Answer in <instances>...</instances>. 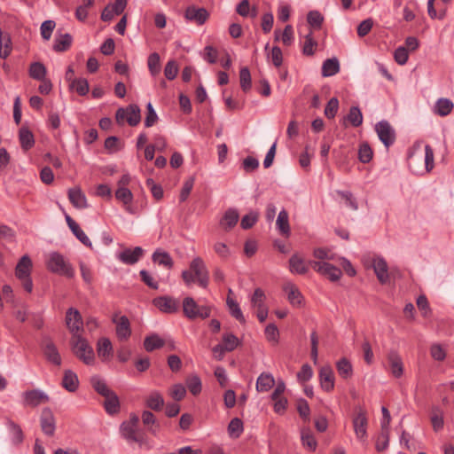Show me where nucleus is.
Wrapping results in <instances>:
<instances>
[{"label": "nucleus", "mask_w": 454, "mask_h": 454, "mask_svg": "<svg viewBox=\"0 0 454 454\" xmlns=\"http://www.w3.org/2000/svg\"><path fill=\"white\" fill-rule=\"evenodd\" d=\"M284 291L287 294L288 301L294 307H301L304 302V297L293 283H286L284 286Z\"/></svg>", "instance_id": "obj_21"}, {"label": "nucleus", "mask_w": 454, "mask_h": 454, "mask_svg": "<svg viewBox=\"0 0 454 454\" xmlns=\"http://www.w3.org/2000/svg\"><path fill=\"white\" fill-rule=\"evenodd\" d=\"M178 73V67L175 60H169L165 66L164 74L168 80H174Z\"/></svg>", "instance_id": "obj_62"}, {"label": "nucleus", "mask_w": 454, "mask_h": 454, "mask_svg": "<svg viewBox=\"0 0 454 454\" xmlns=\"http://www.w3.org/2000/svg\"><path fill=\"white\" fill-rule=\"evenodd\" d=\"M68 199L76 208L82 209L88 207L86 196L78 187L68 190Z\"/></svg>", "instance_id": "obj_22"}, {"label": "nucleus", "mask_w": 454, "mask_h": 454, "mask_svg": "<svg viewBox=\"0 0 454 454\" xmlns=\"http://www.w3.org/2000/svg\"><path fill=\"white\" fill-rule=\"evenodd\" d=\"M290 270L293 273L305 274L308 272V267L306 266L302 258L297 254H294L289 259Z\"/></svg>", "instance_id": "obj_41"}, {"label": "nucleus", "mask_w": 454, "mask_h": 454, "mask_svg": "<svg viewBox=\"0 0 454 454\" xmlns=\"http://www.w3.org/2000/svg\"><path fill=\"white\" fill-rule=\"evenodd\" d=\"M368 419L364 409L358 408L353 418V427L355 434L360 441L367 437Z\"/></svg>", "instance_id": "obj_9"}, {"label": "nucleus", "mask_w": 454, "mask_h": 454, "mask_svg": "<svg viewBox=\"0 0 454 454\" xmlns=\"http://www.w3.org/2000/svg\"><path fill=\"white\" fill-rule=\"evenodd\" d=\"M243 422L239 418H234L231 420L228 426V432L231 436L238 438L243 432Z\"/></svg>", "instance_id": "obj_51"}, {"label": "nucleus", "mask_w": 454, "mask_h": 454, "mask_svg": "<svg viewBox=\"0 0 454 454\" xmlns=\"http://www.w3.org/2000/svg\"><path fill=\"white\" fill-rule=\"evenodd\" d=\"M73 38L70 34L66 33L56 37L54 40L53 50L57 52L67 51L72 44Z\"/></svg>", "instance_id": "obj_37"}, {"label": "nucleus", "mask_w": 454, "mask_h": 454, "mask_svg": "<svg viewBox=\"0 0 454 454\" xmlns=\"http://www.w3.org/2000/svg\"><path fill=\"white\" fill-rule=\"evenodd\" d=\"M19 141L23 151H28L35 145V137L32 131L26 126L19 130Z\"/></svg>", "instance_id": "obj_25"}, {"label": "nucleus", "mask_w": 454, "mask_h": 454, "mask_svg": "<svg viewBox=\"0 0 454 454\" xmlns=\"http://www.w3.org/2000/svg\"><path fill=\"white\" fill-rule=\"evenodd\" d=\"M29 76L32 79L40 81L45 79L47 70L45 66L41 62H33L29 67Z\"/></svg>", "instance_id": "obj_43"}, {"label": "nucleus", "mask_w": 454, "mask_h": 454, "mask_svg": "<svg viewBox=\"0 0 454 454\" xmlns=\"http://www.w3.org/2000/svg\"><path fill=\"white\" fill-rule=\"evenodd\" d=\"M373 156L372 149L367 142H364L359 145L358 159L363 163H368Z\"/></svg>", "instance_id": "obj_47"}, {"label": "nucleus", "mask_w": 454, "mask_h": 454, "mask_svg": "<svg viewBox=\"0 0 454 454\" xmlns=\"http://www.w3.org/2000/svg\"><path fill=\"white\" fill-rule=\"evenodd\" d=\"M309 264L318 273L327 277L331 281H337L340 278L342 272L340 269L325 262L309 261Z\"/></svg>", "instance_id": "obj_7"}, {"label": "nucleus", "mask_w": 454, "mask_h": 454, "mask_svg": "<svg viewBox=\"0 0 454 454\" xmlns=\"http://www.w3.org/2000/svg\"><path fill=\"white\" fill-rule=\"evenodd\" d=\"M55 27L56 23L54 20H45L42 23L40 30L41 35L43 38V40H50Z\"/></svg>", "instance_id": "obj_56"}, {"label": "nucleus", "mask_w": 454, "mask_h": 454, "mask_svg": "<svg viewBox=\"0 0 454 454\" xmlns=\"http://www.w3.org/2000/svg\"><path fill=\"white\" fill-rule=\"evenodd\" d=\"M223 345L227 352L233 351L239 345V339L232 333H225L223 336Z\"/></svg>", "instance_id": "obj_58"}, {"label": "nucleus", "mask_w": 454, "mask_h": 454, "mask_svg": "<svg viewBox=\"0 0 454 454\" xmlns=\"http://www.w3.org/2000/svg\"><path fill=\"white\" fill-rule=\"evenodd\" d=\"M146 110H147V113H146V116L145 119V126L146 128H149V127L153 126L157 122L158 115H157L151 102H149L146 105Z\"/></svg>", "instance_id": "obj_61"}, {"label": "nucleus", "mask_w": 454, "mask_h": 454, "mask_svg": "<svg viewBox=\"0 0 454 454\" xmlns=\"http://www.w3.org/2000/svg\"><path fill=\"white\" fill-rule=\"evenodd\" d=\"M336 368L341 378L345 380L351 378L353 374V368L351 363L347 358L343 357L340 359L336 363Z\"/></svg>", "instance_id": "obj_42"}, {"label": "nucleus", "mask_w": 454, "mask_h": 454, "mask_svg": "<svg viewBox=\"0 0 454 454\" xmlns=\"http://www.w3.org/2000/svg\"><path fill=\"white\" fill-rule=\"evenodd\" d=\"M379 139L388 148L395 141V132L387 121L382 120L375 125Z\"/></svg>", "instance_id": "obj_8"}, {"label": "nucleus", "mask_w": 454, "mask_h": 454, "mask_svg": "<svg viewBox=\"0 0 454 454\" xmlns=\"http://www.w3.org/2000/svg\"><path fill=\"white\" fill-rule=\"evenodd\" d=\"M90 384H91L92 387L94 388V390L98 395H100L104 397L114 393V391L108 387L106 381L97 375L91 377Z\"/></svg>", "instance_id": "obj_36"}, {"label": "nucleus", "mask_w": 454, "mask_h": 454, "mask_svg": "<svg viewBox=\"0 0 454 454\" xmlns=\"http://www.w3.org/2000/svg\"><path fill=\"white\" fill-rule=\"evenodd\" d=\"M148 408L153 411H160L164 405V399L158 391H153L145 400Z\"/></svg>", "instance_id": "obj_39"}, {"label": "nucleus", "mask_w": 454, "mask_h": 454, "mask_svg": "<svg viewBox=\"0 0 454 454\" xmlns=\"http://www.w3.org/2000/svg\"><path fill=\"white\" fill-rule=\"evenodd\" d=\"M70 230L80 242H82L84 246L92 248V243L90 242L88 236L84 233V231L80 228L78 223L71 227Z\"/></svg>", "instance_id": "obj_54"}, {"label": "nucleus", "mask_w": 454, "mask_h": 454, "mask_svg": "<svg viewBox=\"0 0 454 454\" xmlns=\"http://www.w3.org/2000/svg\"><path fill=\"white\" fill-rule=\"evenodd\" d=\"M115 119L118 123H122L126 120L129 126L135 127L141 121L140 108L137 105L121 107L116 111Z\"/></svg>", "instance_id": "obj_4"}, {"label": "nucleus", "mask_w": 454, "mask_h": 454, "mask_svg": "<svg viewBox=\"0 0 454 454\" xmlns=\"http://www.w3.org/2000/svg\"><path fill=\"white\" fill-rule=\"evenodd\" d=\"M70 346L75 356L85 364L90 365L94 364V350L82 333L71 336Z\"/></svg>", "instance_id": "obj_1"}, {"label": "nucleus", "mask_w": 454, "mask_h": 454, "mask_svg": "<svg viewBox=\"0 0 454 454\" xmlns=\"http://www.w3.org/2000/svg\"><path fill=\"white\" fill-rule=\"evenodd\" d=\"M153 304L163 313L173 314L179 309V301L167 295L154 298Z\"/></svg>", "instance_id": "obj_13"}, {"label": "nucleus", "mask_w": 454, "mask_h": 454, "mask_svg": "<svg viewBox=\"0 0 454 454\" xmlns=\"http://www.w3.org/2000/svg\"><path fill=\"white\" fill-rule=\"evenodd\" d=\"M259 219V212L250 211L241 218L240 226L244 230L251 229Z\"/></svg>", "instance_id": "obj_49"}, {"label": "nucleus", "mask_w": 454, "mask_h": 454, "mask_svg": "<svg viewBox=\"0 0 454 454\" xmlns=\"http://www.w3.org/2000/svg\"><path fill=\"white\" fill-rule=\"evenodd\" d=\"M165 345V340L158 334L153 333L146 336L144 340V348L147 352L159 349Z\"/></svg>", "instance_id": "obj_32"}, {"label": "nucleus", "mask_w": 454, "mask_h": 454, "mask_svg": "<svg viewBox=\"0 0 454 454\" xmlns=\"http://www.w3.org/2000/svg\"><path fill=\"white\" fill-rule=\"evenodd\" d=\"M275 384L273 376L270 373H262L256 380V390L258 392H267Z\"/></svg>", "instance_id": "obj_34"}, {"label": "nucleus", "mask_w": 454, "mask_h": 454, "mask_svg": "<svg viewBox=\"0 0 454 454\" xmlns=\"http://www.w3.org/2000/svg\"><path fill=\"white\" fill-rule=\"evenodd\" d=\"M121 433L129 442H137L141 445L145 442V434L130 424L122 423L121 425Z\"/></svg>", "instance_id": "obj_16"}, {"label": "nucleus", "mask_w": 454, "mask_h": 454, "mask_svg": "<svg viewBox=\"0 0 454 454\" xmlns=\"http://www.w3.org/2000/svg\"><path fill=\"white\" fill-rule=\"evenodd\" d=\"M387 361L391 374L396 379L401 378L403 374V364L397 351L390 350L387 354Z\"/></svg>", "instance_id": "obj_19"}, {"label": "nucleus", "mask_w": 454, "mask_h": 454, "mask_svg": "<svg viewBox=\"0 0 454 454\" xmlns=\"http://www.w3.org/2000/svg\"><path fill=\"white\" fill-rule=\"evenodd\" d=\"M12 52V40L8 34L0 38V58L6 59Z\"/></svg>", "instance_id": "obj_52"}, {"label": "nucleus", "mask_w": 454, "mask_h": 454, "mask_svg": "<svg viewBox=\"0 0 454 454\" xmlns=\"http://www.w3.org/2000/svg\"><path fill=\"white\" fill-rule=\"evenodd\" d=\"M313 375L312 368L309 364H305L301 366V370L297 373V379L301 382L309 381Z\"/></svg>", "instance_id": "obj_64"}, {"label": "nucleus", "mask_w": 454, "mask_h": 454, "mask_svg": "<svg viewBox=\"0 0 454 454\" xmlns=\"http://www.w3.org/2000/svg\"><path fill=\"white\" fill-rule=\"evenodd\" d=\"M104 407L106 411L110 415H114L119 412L120 400L114 392L105 397Z\"/></svg>", "instance_id": "obj_35"}, {"label": "nucleus", "mask_w": 454, "mask_h": 454, "mask_svg": "<svg viewBox=\"0 0 454 454\" xmlns=\"http://www.w3.org/2000/svg\"><path fill=\"white\" fill-rule=\"evenodd\" d=\"M70 89L74 90L80 96H85L89 92V82L85 78L74 79L70 82Z\"/></svg>", "instance_id": "obj_46"}, {"label": "nucleus", "mask_w": 454, "mask_h": 454, "mask_svg": "<svg viewBox=\"0 0 454 454\" xmlns=\"http://www.w3.org/2000/svg\"><path fill=\"white\" fill-rule=\"evenodd\" d=\"M190 271H192L200 287H207L209 274L204 261L200 257H195L192 259L190 262Z\"/></svg>", "instance_id": "obj_5"}, {"label": "nucleus", "mask_w": 454, "mask_h": 454, "mask_svg": "<svg viewBox=\"0 0 454 454\" xmlns=\"http://www.w3.org/2000/svg\"><path fill=\"white\" fill-rule=\"evenodd\" d=\"M301 442L303 446L307 447L309 450H315L317 448V441L309 430L301 431Z\"/></svg>", "instance_id": "obj_55"}, {"label": "nucleus", "mask_w": 454, "mask_h": 454, "mask_svg": "<svg viewBox=\"0 0 454 454\" xmlns=\"http://www.w3.org/2000/svg\"><path fill=\"white\" fill-rule=\"evenodd\" d=\"M40 427L47 436H53L56 431V419L51 408L45 407L40 415Z\"/></svg>", "instance_id": "obj_10"}, {"label": "nucleus", "mask_w": 454, "mask_h": 454, "mask_svg": "<svg viewBox=\"0 0 454 454\" xmlns=\"http://www.w3.org/2000/svg\"><path fill=\"white\" fill-rule=\"evenodd\" d=\"M226 304L229 309V312L235 319H237L240 324H245L246 319L241 311V309L239 303L230 296L227 297Z\"/></svg>", "instance_id": "obj_38"}, {"label": "nucleus", "mask_w": 454, "mask_h": 454, "mask_svg": "<svg viewBox=\"0 0 454 454\" xmlns=\"http://www.w3.org/2000/svg\"><path fill=\"white\" fill-rule=\"evenodd\" d=\"M373 269L377 278L381 284L388 281L387 264L383 258H377L373 261Z\"/></svg>", "instance_id": "obj_27"}, {"label": "nucleus", "mask_w": 454, "mask_h": 454, "mask_svg": "<svg viewBox=\"0 0 454 454\" xmlns=\"http://www.w3.org/2000/svg\"><path fill=\"white\" fill-rule=\"evenodd\" d=\"M152 260L154 263H158L159 265L163 266L168 270L172 269L174 266V261L170 254L161 249H156L153 252Z\"/></svg>", "instance_id": "obj_26"}, {"label": "nucleus", "mask_w": 454, "mask_h": 454, "mask_svg": "<svg viewBox=\"0 0 454 454\" xmlns=\"http://www.w3.org/2000/svg\"><path fill=\"white\" fill-rule=\"evenodd\" d=\"M389 442V430H381L376 442V450L380 452L387 449Z\"/></svg>", "instance_id": "obj_60"}, {"label": "nucleus", "mask_w": 454, "mask_h": 454, "mask_svg": "<svg viewBox=\"0 0 454 454\" xmlns=\"http://www.w3.org/2000/svg\"><path fill=\"white\" fill-rule=\"evenodd\" d=\"M408 58V50L404 46L398 47L394 52V59L399 65L406 64Z\"/></svg>", "instance_id": "obj_63"}, {"label": "nucleus", "mask_w": 454, "mask_h": 454, "mask_svg": "<svg viewBox=\"0 0 454 454\" xmlns=\"http://www.w3.org/2000/svg\"><path fill=\"white\" fill-rule=\"evenodd\" d=\"M97 352L102 361H107L113 356V345L108 338H100L98 340Z\"/></svg>", "instance_id": "obj_23"}, {"label": "nucleus", "mask_w": 454, "mask_h": 454, "mask_svg": "<svg viewBox=\"0 0 454 454\" xmlns=\"http://www.w3.org/2000/svg\"><path fill=\"white\" fill-rule=\"evenodd\" d=\"M147 64L151 74H157L160 71V55L157 52L150 54Z\"/></svg>", "instance_id": "obj_57"}, {"label": "nucleus", "mask_w": 454, "mask_h": 454, "mask_svg": "<svg viewBox=\"0 0 454 454\" xmlns=\"http://www.w3.org/2000/svg\"><path fill=\"white\" fill-rule=\"evenodd\" d=\"M239 219V214L236 208L230 207L228 208L222 218L219 221L220 227L224 231H230L233 229L238 223Z\"/></svg>", "instance_id": "obj_18"}, {"label": "nucleus", "mask_w": 454, "mask_h": 454, "mask_svg": "<svg viewBox=\"0 0 454 454\" xmlns=\"http://www.w3.org/2000/svg\"><path fill=\"white\" fill-rule=\"evenodd\" d=\"M42 349L43 352V355L48 362L57 365H61V356L60 354L52 341V340L50 337H43L42 340Z\"/></svg>", "instance_id": "obj_11"}, {"label": "nucleus", "mask_w": 454, "mask_h": 454, "mask_svg": "<svg viewBox=\"0 0 454 454\" xmlns=\"http://www.w3.org/2000/svg\"><path fill=\"white\" fill-rule=\"evenodd\" d=\"M338 109H339V100L337 98H332L325 108V115L328 118V119H333L338 112Z\"/></svg>", "instance_id": "obj_59"}, {"label": "nucleus", "mask_w": 454, "mask_h": 454, "mask_svg": "<svg viewBox=\"0 0 454 454\" xmlns=\"http://www.w3.org/2000/svg\"><path fill=\"white\" fill-rule=\"evenodd\" d=\"M47 268L52 273L67 278H72L74 276V269L72 264L58 252H53L49 255Z\"/></svg>", "instance_id": "obj_2"}, {"label": "nucleus", "mask_w": 454, "mask_h": 454, "mask_svg": "<svg viewBox=\"0 0 454 454\" xmlns=\"http://www.w3.org/2000/svg\"><path fill=\"white\" fill-rule=\"evenodd\" d=\"M115 197L118 200L121 201L126 207V210L133 214V211L129 207V204L132 202L133 195L129 189L127 187H118L115 192Z\"/></svg>", "instance_id": "obj_40"}, {"label": "nucleus", "mask_w": 454, "mask_h": 454, "mask_svg": "<svg viewBox=\"0 0 454 454\" xmlns=\"http://www.w3.org/2000/svg\"><path fill=\"white\" fill-rule=\"evenodd\" d=\"M320 386L325 392H331L334 388V374L330 366H324L319 371Z\"/></svg>", "instance_id": "obj_20"}, {"label": "nucleus", "mask_w": 454, "mask_h": 454, "mask_svg": "<svg viewBox=\"0 0 454 454\" xmlns=\"http://www.w3.org/2000/svg\"><path fill=\"white\" fill-rule=\"evenodd\" d=\"M144 255V249L141 247L125 248L117 254V259L127 265L137 263Z\"/></svg>", "instance_id": "obj_14"}, {"label": "nucleus", "mask_w": 454, "mask_h": 454, "mask_svg": "<svg viewBox=\"0 0 454 454\" xmlns=\"http://www.w3.org/2000/svg\"><path fill=\"white\" fill-rule=\"evenodd\" d=\"M186 386L189 391L193 395H197L201 392L202 384L199 376L192 375L186 380Z\"/></svg>", "instance_id": "obj_50"}, {"label": "nucleus", "mask_w": 454, "mask_h": 454, "mask_svg": "<svg viewBox=\"0 0 454 454\" xmlns=\"http://www.w3.org/2000/svg\"><path fill=\"white\" fill-rule=\"evenodd\" d=\"M239 82L241 90L247 93L251 90L252 79L251 74L247 67H243L239 70Z\"/></svg>", "instance_id": "obj_44"}, {"label": "nucleus", "mask_w": 454, "mask_h": 454, "mask_svg": "<svg viewBox=\"0 0 454 454\" xmlns=\"http://www.w3.org/2000/svg\"><path fill=\"white\" fill-rule=\"evenodd\" d=\"M78 386L79 380L76 373L71 370H66L62 379V387L69 392H74Z\"/></svg>", "instance_id": "obj_29"}, {"label": "nucleus", "mask_w": 454, "mask_h": 454, "mask_svg": "<svg viewBox=\"0 0 454 454\" xmlns=\"http://www.w3.org/2000/svg\"><path fill=\"white\" fill-rule=\"evenodd\" d=\"M113 323L116 325V335L120 340H127L131 335V328L129 318L126 316L118 317L115 314Z\"/></svg>", "instance_id": "obj_15"}, {"label": "nucleus", "mask_w": 454, "mask_h": 454, "mask_svg": "<svg viewBox=\"0 0 454 454\" xmlns=\"http://www.w3.org/2000/svg\"><path fill=\"white\" fill-rule=\"evenodd\" d=\"M32 261L27 254L23 255L15 268V276L17 278H23L28 277L32 270Z\"/></svg>", "instance_id": "obj_24"}, {"label": "nucleus", "mask_w": 454, "mask_h": 454, "mask_svg": "<svg viewBox=\"0 0 454 454\" xmlns=\"http://www.w3.org/2000/svg\"><path fill=\"white\" fill-rule=\"evenodd\" d=\"M6 425L12 434V443L13 445H20L24 440V434L21 427L9 419H7Z\"/></svg>", "instance_id": "obj_33"}, {"label": "nucleus", "mask_w": 454, "mask_h": 454, "mask_svg": "<svg viewBox=\"0 0 454 454\" xmlns=\"http://www.w3.org/2000/svg\"><path fill=\"white\" fill-rule=\"evenodd\" d=\"M317 46V41L313 39L312 32L310 31L305 36V43L302 48V53L306 56H313L315 53V48Z\"/></svg>", "instance_id": "obj_53"}, {"label": "nucleus", "mask_w": 454, "mask_h": 454, "mask_svg": "<svg viewBox=\"0 0 454 454\" xmlns=\"http://www.w3.org/2000/svg\"><path fill=\"white\" fill-rule=\"evenodd\" d=\"M340 72V62L337 58L327 59L322 65V76L329 77Z\"/></svg>", "instance_id": "obj_31"}, {"label": "nucleus", "mask_w": 454, "mask_h": 454, "mask_svg": "<svg viewBox=\"0 0 454 454\" xmlns=\"http://www.w3.org/2000/svg\"><path fill=\"white\" fill-rule=\"evenodd\" d=\"M454 107L453 102L446 98H439L434 106V113L439 116L444 117L450 114Z\"/></svg>", "instance_id": "obj_28"}, {"label": "nucleus", "mask_w": 454, "mask_h": 454, "mask_svg": "<svg viewBox=\"0 0 454 454\" xmlns=\"http://www.w3.org/2000/svg\"><path fill=\"white\" fill-rule=\"evenodd\" d=\"M66 325L71 335L81 334L83 331V321L81 313L75 308H69L66 312Z\"/></svg>", "instance_id": "obj_6"}, {"label": "nucleus", "mask_w": 454, "mask_h": 454, "mask_svg": "<svg viewBox=\"0 0 454 454\" xmlns=\"http://www.w3.org/2000/svg\"><path fill=\"white\" fill-rule=\"evenodd\" d=\"M184 17L198 25H203L209 18V12L204 7L189 6L186 8Z\"/></svg>", "instance_id": "obj_17"}, {"label": "nucleus", "mask_w": 454, "mask_h": 454, "mask_svg": "<svg viewBox=\"0 0 454 454\" xmlns=\"http://www.w3.org/2000/svg\"><path fill=\"white\" fill-rule=\"evenodd\" d=\"M184 315L190 320L196 318L206 319L211 315V307L199 305L192 297H185L183 301Z\"/></svg>", "instance_id": "obj_3"}, {"label": "nucleus", "mask_w": 454, "mask_h": 454, "mask_svg": "<svg viewBox=\"0 0 454 454\" xmlns=\"http://www.w3.org/2000/svg\"><path fill=\"white\" fill-rule=\"evenodd\" d=\"M353 127H359L363 123V114L358 106H351L345 117Z\"/></svg>", "instance_id": "obj_45"}, {"label": "nucleus", "mask_w": 454, "mask_h": 454, "mask_svg": "<svg viewBox=\"0 0 454 454\" xmlns=\"http://www.w3.org/2000/svg\"><path fill=\"white\" fill-rule=\"evenodd\" d=\"M23 403L25 406L37 407L42 403H46L50 401L47 394L40 389H31L25 391L22 394Z\"/></svg>", "instance_id": "obj_12"}, {"label": "nucleus", "mask_w": 454, "mask_h": 454, "mask_svg": "<svg viewBox=\"0 0 454 454\" xmlns=\"http://www.w3.org/2000/svg\"><path fill=\"white\" fill-rule=\"evenodd\" d=\"M277 228L279 232L286 237H289L291 233L290 224H289V216L288 213L286 209H282L278 215L276 221Z\"/></svg>", "instance_id": "obj_30"}, {"label": "nucleus", "mask_w": 454, "mask_h": 454, "mask_svg": "<svg viewBox=\"0 0 454 454\" xmlns=\"http://www.w3.org/2000/svg\"><path fill=\"white\" fill-rule=\"evenodd\" d=\"M308 23L315 29H319L324 22V16L318 11H309L307 14Z\"/></svg>", "instance_id": "obj_48"}]
</instances>
